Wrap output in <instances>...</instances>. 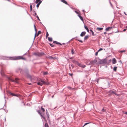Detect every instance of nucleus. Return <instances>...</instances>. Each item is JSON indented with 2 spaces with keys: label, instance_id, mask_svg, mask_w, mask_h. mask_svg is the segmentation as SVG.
Segmentation results:
<instances>
[{
  "label": "nucleus",
  "instance_id": "nucleus-1",
  "mask_svg": "<svg viewBox=\"0 0 127 127\" xmlns=\"http://www.w3.org/2000/svg\"><path fill=\"white\" fill-rule=\"evenodd\" d=\"M38 82L37 83L38 85L42 86L43 84H45L48 85V83L44 82L43 80L42 79H40V80H38Z\"/></svg>",
  "mask_w": 127,
  "mask_h": 127
},
{
  "label": "nucleus",
  "instance_id": "nucleus-2",
  "mask_svg": "<svg viewBox=\"0 0 127 127\" xmlns=\"http://www.w3.org/2000/svg\"><path fill=\"white\" fill-rule=\"evenodd\" d=\"M76 64L78 66L83 68H84L86 66L83 65L82 64L79 63L77 62H76Z\"/></svg>",
  "mask_w": 127,
  "mask_h": 127
},
{
  "label": "nucleus",
  "instance_id": "nucleus-3",
  "mask_svg": "<svg viewBox=\"0 0 127 127\" xmlns=\"http://www.w3.org/2000/svg\"><path fill=\"white\" fill-rule=\"evenodd\" d=\"M23 59L25 60V59L24 58H23L21 56H19L17 57H14L13 59L14 60H17L19 59Z\"/></svg>",
  "mask_w": 127,
  "mask_h": 127
},
{
  "label": "nucleus",
  "instance_id": "nucleus-4",
  "mask_svg": "<svg viewBox=\"0 0 127 127\" xmlns=\"http://www.w3.org/2000/svg\"><path fill=\"white\" fill-rule=\"evenodd\" d=\"M18 79L17 78H15V80H14L13 79H11V80L13 81L15 83H17L18 82Z\"/></svg>",
  "mask_w": 127,
  "mask_h": 127
},
{
  "label": "nucleus",
  "instance_id": "nucleus-5",
  "mask_svg": "<svg viewBox=\"0 0 127 127\" xmlns=\"http://www.w3.org/2000/svg\"><path fill=\"white\" fill-rule=\"evenodd\" d=\"M86 34V32H82L80 34V36L81 37H82L83 36L85 35Z\"/></svg>",
  "mask_w": 127,
  "mask_h": 127
},
{
  "label": "nucleus",
  "instance_id": "nucleus-6",
  "mask_svg": "<svg viewBox=\"0 0 127 127\" xmlns=\"http://www.w3.org/2000/svg\"><path fill=\"white\" fill-rule=\"evenodd\" d=\"M116 63V60L115 58H114L112 60V63L115 64Z\"/></svg>",
  "mask_w": 127,
  "mask_h": 127
},
{
  "label": "nucleus",
  "instance_id": "nucleus-7",
  "mask_svg": "<svg viewBox=\"0 0 127 127\" xmlns=\"http://www.w3.org/2000/svg\"><path fill=\"white\" fill-rule=\"evenodd\" d=\"M34 29H35V32H36L35 34V37H34V39H35V37L36 36V34L37 29H36V26L35 25H34Z\"/></svg>",
  "mask_w": 127,
  "mask_h": 127
},
{
  "label": "nucleus",
  "instance_id": "nucleus-8",
  "mask_svg": "<svg viewBox=\"0 0 127 127\" xmlns=\"http://www.w3.org/2000/svg\"><path fill=\"white\" fill-rule=\"evenodd\" d=\"M112 27H108L106 29V30L107 31H108L110 30H111Z\"/></svg>",
  "mask_w": 127,
  "mask_h": 127
},
{
  "label": "nucleus",
  "instance_id": "nucleus-9",
  "mask_svg": "<svg viewBox=\"0 0 127 127\" xmlns=\"http://www.w3.org/2000/svg\"><path fill=\"white\" fill-rule=\"evenodd\" d=\"M95 63V61H91L90 62V64H93L94 63Z\"/></svg>",
  "mask_w": 127,
  "mask_h": 127
},
{
  "label": "nucleus",
  "instance_id": "nucleus-10",
  "mask_svg": "<svg viewBox=\"0 0 127 127\" xmlns=\"http://www.w3.org/2000/svg\"><path fill=\"white\" fill-rule=\"evenodd\" d=\"M61 2H63V3L67 4L68 5V3L65 0H62L61 1Z\"/></svg>",
  "mask_w": 127,
  "mask_h": 127
},
{
  "label": "nucleus",
  "instance_id": "nucleus-11",
  "mask_svg": "<svg viewBox=\"0 0 127 127\" xmlns=\"http://www.w3.org/2000/svg\"><path fill=\"white\" fill-rule=\"evenodd\" d=\"M84 27H85V29L87 30L88 32H89V30L88 28L85 25Z\"/></svg>",
  "mask_w": 127,
  "mask_h": 127
},
{
  "label": "nucleus",
  "instance_id": "nucleus-12",
  "mask_svg": "<svg viewBox=\"0 0 127 127\" xmlns=\"http://www.w3.org/2000/svg\"><path fill=\"white\" fill-rule=\"evenodd\" d=\"M103 29L102 28H98V27L96 29L99 31H100Z\"/></svg>",
  "mask_w": 127,
  "mask_h": 127
},
{
  "label": "nucleus",
  "instance_id": "nucleus-13",
  "mask_svg": "<svg viewBox=\"0 0 127 127\" xmlns=\"http://www.w3.org/2000/svg\"><path fill=\"white\" fill-rule=\"evenodd\" d=\"M78 16L80 18L81 20L83 21V19L82 17L80 15H78Z\"/></svg>",
  "mask_w": 127,
  "mask_h": 127
},
{
  "label": "nucleus",
  "instance_id": "nucleus-14",
  "mask_svg": "<svg viewBox=\"0 0 127 127\" xmlns=\"http://www.w3.org/2000/svg\"><path fill=\"white\" fill-rule=\"evenodd\" d=\"M40 2H42L41 0H36L35 2L36 3H38Z\"/></svg>",
  "mask_w": 127,
  "mask_h": 127
},
{
  "label": "nucleus",
  "instance_id": "nucleus-15",
  "mask_svg": "<svg viewBox=\"0 0 127 127\" xmlns=\"http://www.w3.org/2000/svg\"><path fill=\"white\" fill-rule=\"evenodd\" d=\"M42 2H39L38 4L37 5L36 7H37L38 8L39 6V5Z\"/></svg>",
  "mask_w": 127,
  "mask_h": 127
},
{
  "label": "nucleus",
  "instance_id": "nucleus-16",
  "mask_svg": "<svg viewBox=\"0 0 127 127\" xmlns=\"http://www.w3.org/2000/svg\"><path fill=\"white\" fill-rule=\"evenodd\" d=\"M89 37V36L88 35H87L85 36V37L84 38V40H86Z\"/></svg>",
  "mask_w": 127,
  "mask_h": 127
},
{
  "label": "nucleus",
  "instance_id": "nucleus-17",
  "mask_svg": "<svg viewBox=\"0 0 127 127\" xmlns=\"http://www.w3.org/2000/svg\"><path fill=\"white\" fill-rule=\"evenodd\" d=\"M47 58L49 59H54L55 58H53V57H52V56H48L47 57Z\"/></svg>",
  "mask_w": 127,
  "mask_h": 127
},
{
  "label": "nucleus",
  "instance_id": "nucleus-18",
  "mask_svg": "<svg viewBox=\"0 0 127 127\" xmlns=\"http://www.w3.org/2000/svg\"><path fill=\"white\" fill-rule=\"evenodd\" d=\"M48 40L50 41H52V38L50 37L48 38Z\"/></svg>",
  "mask_w": 127,
  "mask_h": 127
},
{
  "label": "nucleus",
  "instance_id": "nucleus-19",
  "mask_svg": "<svg viewBox=\"0 0 127 127\" xmlns=\"http://www.w3.org/2000/svg\"><path fill=\"white\" fill-rule=\"evenodd\" d=\"M10 94L11 95H12L13 96H17L16 95L14 94L13 93H10Z\"/></svg>",
  "mask_w": 127,
  "mask_h": 127
},
{
  "label": "nucleus",
  "instance_id": "nucleus-20",
  "mask_svg": "<svg viewBox=\"0 0 127 127\" xmlns=\"http://www.w3.org/2000/svg\"><path fill=\"white\" fill-rule=\"evenodd\" d=\"M41 33V31H39L38 32L37 34V35L36 34V35H37V36H38L39 34H40Z\"/></svg>",
  "mask_w": 127,
  "mask_h": 127
},
{
  "label": "nucleus",
  "instance_id": "nucleus-21",
  "mask_svg": "<svg viewBox=\"0 0 127 127\" xmlns=\"http://www.w3.org/2000/svg\"><path fill=\"white\" fill-rule=\"evenodd\" d=\"M112 93L113 94H115V95H116L117 96H118L119 95V94H117L114 91H112Z\"/></svg>",
  "mask_w": 127,
  "mask_h": 127
},
{
  "label": "nucleus",
  "instance_id": "nucleus-22",
  "mask_svg": "<svg viewBox=\"0 0 127 127\" xmlns=\"http://www.w3.org/2000/svg\"><path fill=\"white\" fill-rule=\"evenodd\" d=\"M53 43H56V44H61L60 43H59L57 41H53Z\"/></svg>",
  "mask_w": 127,
  "mask_h": 127
},
{
  "label": "nucleus",
  "instance_id": "nucleus-23",
  "mask_svg": "<svg viewBox=\"0 0 127 127\" xmlns=\"http://www.w3.org/2000/svg\"><path fill=\"white\" fill-rule=\"evenodd\" d=\"M90 31L91 32L92 35H94V34L93 31L92 30H90Z\"/></svg>",
  "mask_w": 127,
  "mask_h": 127
},
{
  "label": "nucleus",
  "instance_id": "nucleus-24",
  "mask_svg": "<svg viewBox=\"0 0 127 127\" xmlns=\"http://www.w3.org/2000/svg\"><path fill=\"white\" fill-rule=\"evenodd\" d=\"M117 68V67H114L113 68V70H114V71H116V70Z\"/></svg>",
  "mask_w": 127,
  "mask_h": 127
},
{
  "label": "nucleus",
  "instance_id": "nucleus-25",
  "mask_svg": "<svg viewBox=\"0 0 127 127\" xmlns=\"http://www.w3.org/2000/svg\"><path fill=\"white\" fill-rule=\"evenodd\" d=\"M45 127H49L48 124L47 123H45Z\"/></svg>",
  "mask_w": 127,
  "mask_h": 127
},
{
  "label": "nucleus",
  "instance_id": "nucleus-26",
  "mask_svg": "<svg viewBox=\"0 0 127 127\" xmlns=\"http://www.w3.org/2000/svg\"><path fill=\"white\" fill-rule=\"evenodd\" d=\"M41 110L43 111V112H44L45 111V109H44L42 107H41Z\"/></svg>",
  "mask_w": 127,
  "mask_h": 127
},
{
  "label": "nucleus",
  "instance_id": "nucleus-27",
  "mask_svg": "<svg viewBox=\"0 0 127 127\" xmlns=\"http://www.w3.org/2000/svg\"><path fill=\"white\" fill-rule=\"evenodd\" d=\"M38 113L40 114V115H41V117H42V114H41L40 113V111H38Z\"/></svg>",
  "mask_w": 127,
  "mask_h": 127
},
{
  "label": "nucleus",
  "instance_id": "nucleus-28",
  "mask_svg": "<svg viewBox=\"0 0 127 127\" xmlns=\"http://www.w3.org/2000/svg\"><path fill=\"white\" fill-rule=\"evenodd\" d=\"M89 123H85V124L83 126V127L85 125H86L87 124H89Z\"/></svg>",
  "mask_w": 127,
  "mask_h": 127
},
{
  "label": "nucleus",
  "instance_id": "nucleus-29",
  "mask_svg": "<svg viewBox=\"0 0 127 127\" xmlns=\"http://www.w3.org/2000/svg\"><path fill=\"white\" fill-rule=\"evenodd\" d=\"M102 50H103V49L102 48H100L99 49L98 51L99 52L100 51Z\"/></svg>",
  "mask_w": 127,
  "mask_h": 127
},
{
  "label": "nucleus",
  "instance_id": "nucleus-30",
  "mask_svg": "<svg viewBox=\"0 0 127 127\" xmlns=\"http://www.w3.org/2000/svg\"><path fill=\"white\" fill-rule=\"evenodd\" d=\"M43 74L44 75H45L47 74V72H43Z\"/></svg>",
  "mask_w": 127,
  "mask_h": 127
},
{
  "label": "nucleus",
  "instance_id": "nucleus-31",
  "mask_svg": "<svg viewBox=\"0 0 127 127\" xmlns=\"http://www.w3.org/2000/svg\"><path fill=\"white\" fill-rule=\"evenodd\" d=\"M23 72L24 73H25L24 71H22V70L20 71V72L22 73H23Z\"/></svg>",
  "mask_w": 127,
  "mask_h": 127
},
{
  "label": "nucleus",
  "instance_id": "nucleus-32",
  "mask_svg": "<svg viewBox=\"0 0 127 127\" xmlns=\"http://www.w3.org/2000/svg\"><path fill=\"white\" fill-rule=\"evenodd\" d=\"M99 52L98 51L97 52H96L95 53V55L96 56H97L98 55V53Z\"/></svg>",
  "mask_w": 127,
  "mask_h": 127
},
{
  "label": "nucleus",
  "instance_id": "nucleus-33",
  "mask_svg": "<svg viewBox=\"0 0 127 127\" xmlns=\"http://www.w3.org/2000/svg\"><path fill=\"white\" fill-rule=\"evenodd\" d=\"M71 53L72 54H74V53L73 51V50H72L71 51Z\"/></svg>",
  "mask_w": 127,
  "mask_h": 127
},
{
  "label": "nucleus",
  "instance_id": "nucleus-34",
  "mask_svg": "<svg viewBox=\"0 0 127 127\" xmlns=\"http://www.w3.org/2000/svg\"><path fill=\"white\" fill-rule=\"evenodd\" d=\"M49 36V34L48 33V32H47V33H46V37H47V36Z\"/></svg>",
  "mask_w": 127,
  "mask_h": 127
},
{
  "label": "nucleus",
  "instance_id": "nucleus-35",
  "mask_svg": "<svg viewBox=\"0 0 127 127\" xmlns=\"http://www.w3.org/2000/svg\"><path fill=\"white\" fill-rule=\"evenodd\" d=\"M50 45L52 47H53L54 46V45H53L52 44H50Z\"/></svg>",
  "mask_w": 127,
  "mask_h": 127
},
{
  "label": "nucleus",
  "instance_id": "nucleus-36",
  "mask_svg": "<svg viewBox=\"0 0 127 127\" xmlns=\"http://www.w3.org/2000/svg\"><path fill=\"white\" fill-rule=\"evenodd\" d=\"M78 41H79L80 42H81V43H82L83 42L82 41V40H78Z\"/></svg>",
  "mask_w": 127,
  "mask_h": 127
},
{
  "label": "nucleus",
  "instance_id": "nucleus-37",
  "mask_svg": "<svg viewBox=\"0 0 127 127\" xmlns=\"http://www.w3.org/2000/svg\"><path fill=\"white\" fill-rule=\"evenodd\" d=\"M30 9H31V10L32 9V5H30Z\"/></svg>",
  "mask_w": 127,
  "mask_h": 127
},
{
  "label": "nucleus",
  "instance_id": "nucleus-38",
  "mask_svg": "<svg viewBox=\"0 0 127 127\" xmlns=\"http://www.w3.org/2000/svg\"><path fill=\"white\" fill-rule=\"evenodd\" d=\"M125 51V50H123V51H120V52H124Z\"/></svg>",
  "mask_w": 127,
  "mask_h": 127
},
{
  "label": "nucleus",
  "instance_id": "nucleus-39",
  "mask_svg": "<svg viewBox=\"0 0 127 127\" xmlns=\"http://www.w3.org/2000/svg\"><path fill=\"white\" fill-rule=\"evenodd\" d=\"M105 109H103H103H102V111H105Z\"/></svg>",
  "mask_w": 127,
  "mask_h": 127
},
{
  "label": "nucleus",
  "instance_id": "nucleus-40",
  "mask_svg": "<svg viewBox=\"0 0 127 127\" xmlns=\"http://www.w3.org/2000/svg\"><path fill=\"white\" fill-rule=\"evenodd\" d=\"M126 29H124L123 30V31H126Z\"/></svg>",
  "mask_w": 127,
  "mask_h": 127
},
{
  "label": "nucleus",
  "instance_id": "nucleus-41",
  "mask_svg": "<svg viewBox=\"0 0 127 127\" xmlns=\"http://www.w3.org/2000/svg\"><path fill=\"white\" fill-rule=\"evenodd\" d=\"M124 13L126 15H127V14H126V13H125V12H124Z\"/></svg>",
  "mask_w": 127,
  "mask_h": 127
},
{
  "label": "nucleus",
  "instance_id": "nucleus-42",
  "mask_svg": "<svg viewBox=\"0 0 127 127\" xmlns=\"http://www.w3.org/2000/svg\"><path fill=\"white\" fill-rule=\"evenodd\" d=\"M125 114H126L127 115V112H126L124 113Z\"/></svg>",
  "mask_w": 127,
  "mask_h": 127
},
{
  "label": "nucleus",
  "instance_id": "nucleus-43",
  "mask_svg": "<svg viewBox=\"0 0 127 127\" xmlns=\"http://www.w3.org/2000/svg\"><path fill=\"white\" fill-rule=\"evenodd\" d=\"M37 18L39 20V17H38V16H37Z\"/></svg>",
  "mask_w": 127,
  "mask_h": 127
},
{
  "label": "nucleus",
  "instance_id": "nucleus-44",
  "mask_svg": "<svg viewBox=\"0 0 127 127\" xmlns=\"http://www.w3.org/2000/svg\"><path fill=\"white\" fill-rule=\"evenodd\" d=\"M75 12L77 14H78V13L76 11H75Z\"/></svg>",
  "mask_w": 127,
  "mask_h": 127
},
{
  "label": "nucleus",
  "instance_id": "nucleus-45",
  "mask_svg": "<svg viewBox=\"0 0 127 127\" xmlns=\"http://www.w3.org/2000/svg\"><path fill=\"white\" fill-rule=\"evenodd\" d=\"M69 74H70L71 76H72V74H70V73Z\"/></svg>",
  "mask_w": 127,
  "mask_h": 127
},
{
  "label": "nucleus",
  "instance_id": "nucleus-46",
  "mask_svg": "<svg viewBox=\"0 0 127 127\" xmlns=\"http://www.w3.org/2000/svg\"><path fill=\"white\" fill-rule=\"evenodd\" d=\"M68 88L70 89H71V87H68Z\"/></svg>",
  "mask_w": 127,
  "mask_h": 127
},
{
  "label": "nucleus",
  "instance_id": "nucleus-47",
  "mask_svg": "<svg viewBox=\"0 0 127 127\" xmlns=\"http://www.w3.org/2000/svg\"><path fill=\"white\" fill-rule=\"evenodd\" d=\"M126 28H127V25L126 27Z\"/></svg>",
  "mask_w": 127,
  "mask_h": 127
},
{
  "label": "nucleus",
  "instance_id": "nucleus-48",
  "mask_svg": "<svg viewBox=\"0 0 127 127\" xmlns=\"http://www.w3.org/2000/svg\"><path fill=\"white\" fill-rule=\"evenodd\" d=\"M28 84L29 85H31V83H29Z\"/></svg>",
  "mask_w": 127,
  "mask_h": 127
},
{
  "label": "nucleus",
  "instance_id": "nucleus-49",
  "mask_svg": "<svg viewBox=\"0 0 127 127\" xmlns=\"http://www.w3.org/2000/svg\"><path fill=\"white\" fill-rule=\"evenodd\" d=\"M106 33H105H105H104V34H105Z\"/></svg>",
  "mask_w": 127,
  "mask_h": 127
},
{
  "label": "nucleus",
  "instance_id": "nucleus-50",
  "mask_svg": "<svg viewBox=\"0 0 127 127\" xmlns=\"http://www.w3.org/2000/svg\"><path fill=\"white\" fill-rule=\"evenodd\" d=\"M83 11H84V10H83Z\"/></svg>",
  "mask_w": 127,
  "mask_h": 127
}]
</instances>
